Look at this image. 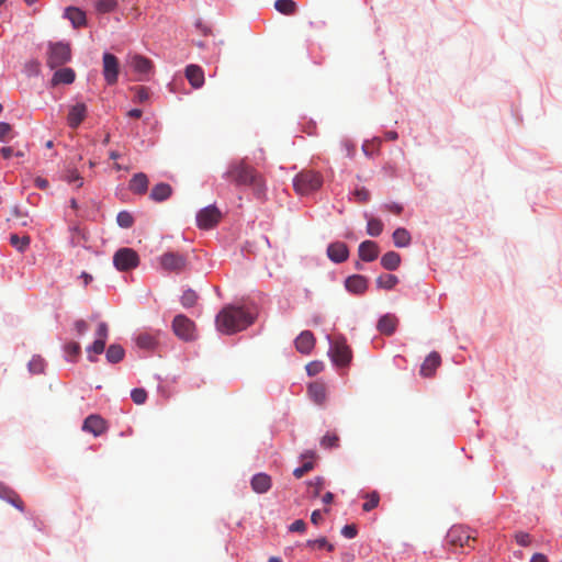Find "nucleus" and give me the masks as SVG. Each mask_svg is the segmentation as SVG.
Returning <instances> with one entry per match:
<instances>
[{
  "instance_id": "1",
  "label": "nucleus",
  "mask_w": 562,
  "mask_h": 562,
  "mask_svg": "<svg viewBox=\"0 0 562 562\" xmlns=\"http://www.w3.org/2000/svg\"><path fill=\"white\" fill-rule=\"evenodd\" d=\"M224 177L236 187H250L258 199L266 195L267 186L263 176L247 164L245 158L232 161Z\"/></svg>"
},
{
  "instance_id": "2",
  "label": "nucleus",
  "mask_w": 562,
  "mask_h": 562,
  "mask_svg": "<svg viewBox=\"0 0 562 562\" xmlns=\"http://www.w3.org/2000/svg\"><path fill=\"white\" fill-rule=\"evenodd\" d=\"M255 322V313L243 306L226 305L217 314L216 328L222 334L241 331Z\"/></svg>"
},
{
  "instance_id": "3",
  "label": "nucleus",
  "mask_w": 562,
  "mask_h": 562,
  "mask_svg": "<svg viewBox=\"0 0 562 562\" xmlns=\"http://www.w3.org/2000/svg\"><path fill=\"white\" fill-rule=\"evenodd\" d=\"M323 184V176L314 170H302L293 179V188L300 195L318 190Z\"/></svg>"
},
{
  "instance_id": "4",
  "label": "nucleus",
  "mask_w": 562,
  "mask_h": 562,
  "mask_svg": "<svg viewBox=\"0 0 562 562\" xmlns=\"http://www.w3.org/2000/svg\"><path fill=\"white\" fill-rule=\"evenodd\" d=\"M71 58V49L67 43H49L46 64L50 69H55L68 63Z\"/></svg>"
},
{
  "instance_id": "5",
  "label": "nucleus",
  "mask_w": 562,
  "mask_h": 562,
  "mask_svg": "<svg viewBox=\"0 0 562 562\" xmlns=\"http://www.w3.org/2000/svg\"><path fill=\"white\" fill-rule=\"evenodd\" d=\"M446 539L447 543L454 548H472L471 543L475 541V538L471 536L470 530L463 526L451 527L446 536Z\"/></svg>"
},
{
  "instance_id": "6",
  "label": "nucleus",
  "mask_w": 562,
  "mask_h": 562,
  "mask_svg": "<svg viewBox=\"0 0 562 562\" xmlns=\"http://www.w3.org/2000/svg\"><path fill=\"white\" fill-rule=\"evenodd\" d=\"M113 263L120 271L134 269L139 263L137 252L132 248H121L113 256Z\"/></svg>"
},
{
  "instance_id": "7",
  "label": "nucleus",
  "mask_w": 562,
  "mask_h": 562,
  "mask_svg": "<svg viewBox=\"0 0 562 562\" xmlns=\"http://www.w3.org/2000/svg\"><path fill=\"white\" fill-rule=\"evenodd\" d=\"M120 69L119 58L111 53H104L102 56V75L106 85L113 86L117 82Z\"/></svg>"
},
{
  "instance_id": "8",
  "label": "nucleus",
  "mask_w": 562,
  "mask_h": 562,
  "mask_svg": "<svg viewBox=\"0 0 562 562\" xmlns=\"http://www.w3.org/2000/svg\"><path fill=\"white\" fill-rule=\"evenodd\" d=\"M328 352L333 362L339 367L349 364L352 358L351 349L342 338L333 341Z\"/></svg>"
},
{
  "instance_id": "9",
  "label": "nucleus",
  "mask_w": 562,
  "mask_h": 562,
  "mask_svg": "<svg viewBox=\"0 0 562 562\" xmlns=\"http://www.w3.org/2000/svg\"><path fill=\"white\" fill-rule=\"evenodd\" d=\"M172 330L182 340L189 341L195 338V325L186 315L179 314L173 318Z\"/></svg>"
},
{
  "instance_id": "10",
  "label": "nucleus",
  "mask_w": 562,
  "mask_h": 562,
  "mask_svg": "<svg viewBox=\"0 0 562 562\" xmlns=\"http://www.w3.org/2000/svg\"><path fill=\"white\" fill-rule=\"evenodd\" d=\"M160 266L166 271L181 272L187 266V258L178 252H166L159 259Z\"/></svg>"
},
{
  "instance_id": "11",
  "label": "nucleus",
  "mask_w": 562,
  "mask_h": 562,
  "mask_svg": "<svg viewBox=\"0 0 562 562\" xmlns=\"http://www.w3.org/2000/svg\"><path fill=\"white\" fill-rule=\"evenodd\" d=\"M221 218L217 207L210 205L202 209L196 215V224L200 228L209 229L214 227Z\"/></svg>"
},
{
  "instance_id": "12",
  "label": "nucleus",
  "mask_w": 562,
  "mask_h": 562,
  "mask_svg": "<svg viewBox=\"0 0 562 562\" xmlns=\"http://www.w3.org/2000/svg\"><path fill=\"white\" fill-rule=\"evenodd\" d=\"M130 65L134 71L140 75L139 80H146L154 69L153 61L138 54L130 56Z\"/></svg>"
},
{
  "instance_id": "13",
  "label": "nucleus",
  "mask_w": 562,
  "mask_h": 562,
  "mask_svg": "<svg viewBox=\"0 0 562 562\" xmlns=\"http://www.w3.org/2000/svg\"><path fill=\"white\" fill-rule=\"evenodd\" d=\"M160 335L161 331L158 329L144 330L137 335L135 341L136 345L142 349L154 350L158 345Z\"/></svg>"
},
{
  "instance_id": "14",
  "label": "nucleus",
  "mask_w": 562,
  "mask_h": 562,
  "mask_svg": "<svg viewBox=\"0 0 562 562\" xmlns=\"http://www.w3.org/2000/svg\"><path fill=\"white\" fill-rule=\"evenodd\" d=\"M82 430L98 437L106 430V423L99 415H89L83 422Z\"/></svg>"
},
{
  "instance_id": "15",
  "label": "nucleus",
  "mask_w": 562,
  "mask_h": 562,
  "mask_svg": "<svg viewBox=\"0 0 562 562\" xmlns=\"http://www.w3.org/2000/svg\"><path fill=\"white\" fill-rule=\"evenodd\" d=\"M441 364V357L437 351L430 352L420 366L419 373L424 378H430Z\"/></svg>"
},
{
  "instance_id": "16",
  "label": "nucleus",
  "mask_w": 562,
  "mask_h": 562,
  "mask_svg": "<svg viewBox=\"0 0 562 562\" xmlns=\"http://www.w3.org/2000/svg\"><path fill=\"white\" fill-rule=\"evenodd\" d=\"M87 116V106L85 103L78 102L70 106L67 123L71 128H77Z\"/></svg>"
},
{
  "instance_id": "17",
  "label": "nucleus",
  "mask_w": 562,
  "mask_h": 562,
  "mask_svg": "<svg viewBox=\"0 0 562 562\" xmlns=\"http://www.w3.org/2000/svg\"><path fill=\"white\" fill-rule=\"evenodd\" d=\"M327 256L331 261L340 263L348 259L349 250L345 243L336 241L327 247Z\"/></svg>"
},
{
  "instance_id": "18",
  "label": "nucleus",
  "mask_w": 562,
  "mask_h": 562,
  "mask_svg": "<svg viewBox=\"0 0 562 562\" xmlns=\"http://www.w3.org/2000/svg\"><path fill=\"white\" fill-rule=\"evenodd\" d=\"M345 286L353 294H363L368 289V279L361 274H353L346 279Z\"/></svg>"
},
{
  "instance_id": "19",
  "label": "nucleus",
  "mask_w": 562,
  "mask_h": 562,
  "mask_svg": "<svg viewBox=\"0 0 562 562\" xmlns=\"http://www.w3.org/2000/svg\"><path fill=\"white\" fill-rule=\"evenodd\" d=\"M315 346V337L312 331L304 330L295 339V348L299 352L308 355Z\"/></svg>"
},
{
  "instance_id": "20",
  "label": "nucleus",
  "mask_w": 562,
  "mask_h": 562,
  "mask_svg": "<svg viewBox=\"0 0 562 562\" xmlns=\"http://www.w3.org/2000/svg\"><path fill=\"white\" fill-rule=\"evenodd\" d=\"M186 78L194 89L204 85V71L198 65L192 64L186 67Z\"/></svg>"
},
{
  "instance_id": "21",
  "label": "nucleus",
  "mask_w": 562,
  "mask_h": 562,
  "mask_svg": "<svg viewBox=\"0 0 562 562\" xmlns=\"http://www.w3.org/2000/svg\"><path fill=\"white\" fill-rule=\"evenodd\" d=\"M358 254L361 260L371 262L379 256V247L372 240H364L359 245Z\"/></svg>"
},
{
  "instance_id": "22",
  "label": "nucleus",
  "mask_w": 562,
  "mask_h": 562,
  "mask_svg": "<svg viewBox=\"0 0 562 562\" xmlns=\"http://www.w3.org/2000/svg\"><path fill=\"white\" fill-rule=\"evenodd\" d=\"M0 498L10 503L12 506H14L20 512H24V503L20 498L19 494L1 482H0Z\"/></svg>"
},
{
  "instance_id": "23",
  "label": "nucleus",
  "mask_w": 562,
  "mask_h": 562,
  "mask_svg": "<svg viewBox=\"0 0 562 562\" xmlns=\"http://www.w3.org/2000/svg\"><path fill=\"white\" fill-rule=\"evenodd\" d=\"M308 395L311 400L317 404L323 405L326 402L327 390L323 382L315 381L308 385Z\"/></svg>"
},
{
  "instance_id": "24",
  "label": "nucleus",
  "mask_w": 562,
  "mask_h": 562,
  "mask_svg": "<svg viewBox=\"0 0 562 562\" xmlns=\"http://www.w3.org/2000/svg\"><path fill=\"white\" fill-rule=\"evenodd\" d=\"M76 74L74 69L71 68H60L56 70L53 75V78L50 80L52 86H58V85H70L75 81Z\"/></svg>"
},
{
  "instance_id": "25",
  "label": "nucleus",
  "mask_w": 562,
  "mask_h": 562,
  "mask_svg": "<svg viewBox=\"0 0 562 562\" xmlns=\"http://www.w3.org/2000/svg\"><path fill=\"white\" fill-rule=\"evenodd\" d=\"M271 487V477L266 473H257L251 479V488L258 493L263 494Z\"/></svg>"
},
{
  "instance_id": "26",
  "label": "nucleus",
  "mask_w": 562,
  "mask_h": 562,
  "mask_svg": "<svg viewBox=\"0 0 562 562\" xmlns=\"http://www.w3.org/2000/svg\"><path fill=\"white\" fill-rule=\"evenodd\" d=\"M172 188L170 184L160 182L153 187L149 198L155 202H162L170 198Z\"/></svg>"
},
{
  "instance_id": "27",
  "label": "nucleus",
  "mask_w": 562,
  "mask_h": 562,
  "mask_svg": "<svg viewBox=\"0 0 562 562\" xmlns=\"http://www.w3.org/2000/svg\"><path fill=\"white\" fill-rule=\"evenodd\" d=\"M398 325V318L394 315L386 314L379 319L378 329L384 335H392Z\"/></svg>"
},
{
  "instance_id": "28",
  "label": "nucleus",
  "mask_w": 562,
  "mask_h": 562,
  "mask_svg": "<svg viewBox=\"0 0 562 562\" xmlns=\"http://www.w3.org/2000/svg\"><path fill=\"white\" fill-rule=\"evenodd\" d=\"M130 190L136 194H144L148 189V178L145 173L138 172L130 181Z\"/></svg>"
},
{
  "instance_id": "29",
  "label": "nucleus",
  "mask_w": 562,
  "mask_h": 562,
  "mask_svg": "<svg viewBox=\"0 0 562 562\" xmlns=\"http://www.w3.org/2000/svg\"><path fill=\"white\" fill-rule=\"evenodd\" d=\"M65 16L70 20L75 27L83 26L87 23L86 13L75 7L67 8L65 11Z\"/></svg>"
},
{
  "instance_id": "30",
  "label": "nucleus",
  "mask_w": 562,
  "mask_h": 562,
  "mask_svg": "<svg viewBox=\"0 0 562 562\" xmlns=\"http://www.w3.org/2000/svg\"><path fill=\"white\" fill-rule=\"evenodd\" d=\"M401 263V256L395 251H387L381 258V265L386 270H396Z\"/></svg>"
},
{
  "instance_id": "31",
  "label": "nucleus",
  "mask_w": 562,
  "mask_h": 562,
  "mask_svg": "<svg viewBox=\"0 0 562 562\" xmlns=\"http://www.w3.org/2000/svg\"><path fill=\"white\" fill-rule=\"evenodd\" d=\"M393 243L396 247L403 248L407 247L411 244V234L406 228L400 227L396 228L392 235Z\"/></svg>"
},
{
  "instance_id": "32",
  "label": "nucleus",
  "mask_w": 562,
  "mask_h": 562,
  "mask_svg": "<svg viewBox=\"0 0 562 562\" xmlns=\"http://www.w3.org/2000/svg\"><path fill=\"white\" fill-rule=\"evenodd\" d=\"M124 349L121 345H110L106 350V359L111 363H117L124 358Z\"/></svg>"
},
{
  "instance_id": "33",
  "label": "nucleus",
  "mask_w": 562,
  "mask_h": 562,
  "mask_svg": "<svg viewBox=\"0 0 562 562\" xmlns=\"http://www.w3.org/2000/svg\"><path fill=\"white\" fill-rule=\"evenodd\" d=\"M30 241H31V239H30V236H27V235L20 237L16 234H12L10 236V244L20 252L25 251V249L30 245Z\"/></svg>"
},
{
  "instance_id": "34",
  "label": "nucleus",
  "mask_w": 562,
  "mask_h": 562,
  "mask_svg": "<svg viewBox=\"0 0 562 562\" xmlns=\"http://www.w3.org/2000/svg\"><path fill=\"white\" fill-rule=\"evenodd\" d=\"M339 441V436L336 432H327L321 439V447L324 449L338 448Z\"/></svg>"
},
{
  "instance_id": "35",
  "label": "nucleus",
  "mask_w": 562,
  "mask_h": 562,
  "mask_svg": "<svg viewBox=\"0 0 562 562\" xmlns=\"http://www.w3.org/2000/svg\"><path fill=\"white\" fill-rule=\"evenodd\" d=\"M398 282V279L394 274H382L376 278V285L382 289L391 290Z\"/></svg>"
},
{
  "instance_id": "36",
  "label": "nucleus",
  "mask_w": 562,
  "mask_h": 562,
  "mask_svg": "<svg viewBox=\"0 0 562 562\" xmlns=\"http://www.w3.org/2000/svg\"><path fill=\"white\" fill-rule=\"evenodd\" d=\"M274 8L282 14H293L296 9V4L293 0H277Z\"/></svg>"
},
{
  "instance_id": "37",
  "label": "nucleus",
  "mask_w": 562,
  "mask_h": 562,
  "mask_svg": "<svg viewBox=\"0 0 562 562\" xmlns=\"http://www.w3.org/2000/svg\"><path fill=\"white\" fill-rule=\"evenodd\" d=\"M383 232V223L375 217H369L367 223V233L370 236L376 237Z\"/></svg>"
},
{
  "instance_id": "38",
  "label": "nucleus",
  "mask_w": 562,
  "mask_h": 562,
  "mask_svg": "<svg viewBox=\"0 0 562 562\" xmlns=\"http://www.w3.org/2000/svg\"><path fill=\"white\" fill-rule=\"evenodd\" d=\"M366 499L367 501L363 503L362 509L364 512H371L372 509L378 507L379 502H380V495L376 491H373L366 495Z\"/></svg>"
},
{
  "instance_id": "39",
  "label": "nucleus",
  "mask_w": 562,
  "mask_h": 562,
  "mask_svg": "<svg viewBox=\"0 0 562 562\" xmlns=\"http://www.w3.org/2000/svg\"><path fill=\"white\" fill-rule=\"evenodd\" d=\"M117 5L116 0H97L95 9L99 13H109L115 10Z\"/></svg>"
},
{
  "instance_id": "40",
  "label": "nucleus",
  "mask_w": 562,
  "mask_h": 562,
  "mask_svg": "<svg viewBox=\"0 0 562 562\" xmlns=\"http://www.w3.org/2000/svg\"><path fill=\"white\" fill-rule=\"evenodd\" d=\"M104 348L105 341L102 339H95L93 344L87 348L89 360L94 361L95 359L91 356V353L101 355L104 351Z\"/></svg>"
},
{
  "instance_id": "41",
  "label": "nucleus",
  "mask_w": 562,
  "mask_h": 562,
  "mask_svg": "<svg viewBox=\"0 0 562 562\" xmlns=\"http://www.w3.org/2000/svg\"><path fill=\"white\" fill-rule=\"evenodd\" d=\"M45 369V361L40 356L33 357L29 362V370L32 373L40 374L43 373Z\"/></svg>"
},
{
  "instance_id": "42",
  "label": "nucleus",
  "mask_w": 562,
  "mask_h": 562,
  "mask_svg": "<svg viewBox=\"0 0 562 562\" xmlns=\"http://www.w3.org/2000/svg\"><path fill=\"white\" fill-rule=\"evenodd\" d=\"M14 132L12 126L7 122H0V142L5 143L12 139Z\"/></svg>"
},
{
  "instance_id": "43",
  "label": "nucleus",
  "mask_w": 562,
  "mask_h": 562,
  "mask_svg": "<svg viewBox=\"0 0 562 562\" xmlns=\"http://www.w3.org/2000/svg\"><path fill=\"white\" fill-rule=\"evenodd\" d=\"M116 222L119 226L123 228H130L134 223V218L130 212L122 211L117 214Z\"/></svg>"
},
{
  "instance_id": "44",
  "label": "nucleus",
  "mask_w": 562,
  "mask_h": 562,
  "mask_svg": "<svg viewBox=\"0 0 562 562\" xmlns=\"http://www.w3.org/2000/svg\"><path fill=\"white\" fill-rule=\"evenodd\" d=\"M324 479L322 476H317L314 480L308 482V487L311 490L312 497H318L321 494V491L324 486Z\"/></svg>"
},
{
  "instance_id": "45",
  "label": "nucleus",
  "mask_w": 562,
  "mask_h": 562,
  "mask_svg": "<svg viewBox=\"0 0 562 562\" xmlns=\"http://www.w3.org/2000/svg\"><path fill=\"white\" fill-rule=\"evenodd\" d=\"M198 295L193 290H187L181 296V304L184 307H191L196 303Z\"/></svg>"
},
{
  "instance_id": "46",
  "label": "nucleus",
  "mask_w": 562,
  "mask_h": 562,
  "mask_svg": "<svg viewBox=\"0 0 562 562\" xmlns=\"http://www.w3.org/2000/svg\"><path fill=\"white\" fill-rule=\"evenodd\" d=\"M306 546L307 547H311V548H318V549H327L328 551H333L334 550V546L331 543H329L326 538H319V539H316V540H308L306 542Z\"/></svg>"
},
{
  "instance_id": "47",
  "label": "nucleus",
  "mask_w": 562,
  "mask_h": 562,
  "mask_svg": "<svg viewBox=\"0 0 562 562\" xmlns=\"http://www.w3.org/2000/svg\"><path fill=\"white\" fill-rule=\"evenodd\" d=\"M133 402L137 405H142L147 400V392L144 389H134L131 393Z\"/></svg>"
},
{
  "instance_id": "48",
  "label": "nucleus",
  "mask_w": 562,
  "mask_h": 562,
  "mask_svg": "<svg viewBox=\"0 0 562 562\" xmlns=\"http://www.w3.org/2000/svg\"><path fill=\"white\" fill-rule=\"evenodd\" d=\"M80 345L78 342H69L65 346V352L67 358L71 360L80 353Z\"/></svg>"
},
{
  "instance_id": "49",
  "label": "nucleus",
  "mask_w": 562,
  "mask_h": 562,
  "mask_svg": "<svg viewBox=\"0 0 562 562\" xmlns=\"http://www.w3.org/2000/svg\"><path fill=\"white\" fill-rule=\"evenodd\" d=\"M313 469H314V462L313 461H306V462L303 463L302 467H299V468H296L293 471V475L296 479H301L305 473L310 472Z\"/></svg>"
},
{
  "instance_id": "50",
  "label": "nucleus",
  "mask_w": 562,
  "mask_h": 562,
  "mask_svg": "<svg viewBox=\"0 0 562 562\" xmlns=\"http://www.w3.org/2000/svg\"><path fill=\"white\" fill-rule=\"evenodd\" d=\"M323 369L324 364L321 361H313L306 366V372L311 376L318 374L319 372L323 371Z\"/></svg>"
},
{
  "instance_id": "51",
  "label": "nucleus",
  "mask_w": 562,
  "mask_h": 562,
  "mask_svg": "<svg viewBox=\"0 0 562 562\" xmlns=\"http://www.w3.org/2000/svg\"><path fill=\"white\" fill-rule=\"evenodd\" d=\"M515 540L521 547H527L531 543L530 535L522 531H519L515 535Z\"/></svg>"
},
{
  "instance_id": "52",
  "label": "nucleus",
  "mask_w": 562,
  "mask_h": 562,
  "mask_svg": "<svg viewBox=\"0 0 562 562\" xmlns=\"http://www.w3.org/2000/svg\"><path fill=\"white\" fill-rule=\"evenodd\" d=\"M306 529V524L302 519L294 520L290 526L289 530L291 532H304Z\"/></svg>"
},
{
  "instance_id": "53",
  "label": "nucleus",
  "mask_w": 562,
  "mask_h": 562,
  "mask_svg": "<svg viewBox=\"0 0 562 562\" xmlns=\"http://www.w3.org/2000/svg\"><path fill=\"white\" fill-rule=\"evenodd\" d=\"M356 199L361 202H368L370 200V192L366 188H360L355 191Z\"/></svg>"
},
{
  "instance_id": "54",
  "label": "nucleus",
  "mask_w": 562,
  "mask_h": 562,
  "mask_svg": "<svg viewBox=\"0 0 562 562\" xmlns=\"http://www.w3.org/2000/svg\"><path fill=\"white\" fill-rule=\"evenodd\" d=\"M341 535L348 539H352L357 536V527L355 525H346L341 529Z\"/></svg>"
},
{
  "instance_id": "55",
  "label": "nucleus",
  "mask_w": 562,
  "mask_h": 562,
  "mask_svg": "<svg viewBox=\"0 0 562 562\" xmlns=\"http://www.w3.org/2000/svg\"><path fill=\"white\" fill-rule=\"evenodd\" d=\"M135 98L138 102H145L149 98V91L145 87H138L136 88V94Z\"/></svg>"
},
{
  "instance_id": "56",
  "label": "nucleus",
  "mask_w": 562,
  "mask_h": 562,
  "mask_svg": "<svg viewBox=\"0 0 562 562\" xmlns=\"http://www.w3.org/2000/svg\"><path fill=\"white\" fill-rule=\"evenodd\" d=\"M108 333H109L108 325L103 322L100 323L98 325L97 333H95L97 339H102V340L106 341Z\"/></svg>"
},
{
  "instance_id": "57",
  "label": "nucleus",
  "mask_w": 562,
  "mask_h": 562,
  "mask_svg": "<svg viewBox=\"0 0 562 562\" xmlns=\"http://www.w3.org/2000/svg\"><path fill=\"white\" fill-rule=\"evenodd\" d=\"M67 181L69 183L78 182L77 187L80 188L82 186V178L79 176V173L76 170L69 171L67 176Z\"/></svg>"
},
{
  "instance_id": "58",
  "label": "nucleus",
  "mask_w": 562,
  "mask_h": 562,
  "mask_svg": "<svg viewBox=\"0 0 562 562\" xmlns=\"http://www.w3.org/2000/svg\"><path fill=\"white\" fill-rule=\"evenodd\" d=\"M75 328L78 335H83L88 330V324L83 319H79L75 323Z\"/></svg>"
},
{
  "instance_id": "59",
  "label": "nucleus",
  "mask_w": 562,
  "mask_h": 562,
  "mask_svg": "<svg viewBox=\"0 0 562 562\" xmlns=\"http://www.w3.org/2000/svg\"><path fill=\"white\" fill-rule=\"evenodd\" d=\"M385 209L392 213L401 214L403 211V206L397 203H390L385 205Z\"/></svg>"
},
{
  "instance_id": "60",
  "label": "nucleus",
  "mask_w": 562,
  "mask_h": 562,
  "mask_svg": "<svg viewBox=\"0 0 562 562\" xmlns=\"http://www.w3.org/2000/svg\"><path fill=\"white\" fill-rule=\"evenodd\" d=\"M323 520V516H322V513L321 510H314L311 515V521L314 524V525H318L321 521Z\"/></svg>"
},
{
  "instance_id": "61",
  "label": "nucleus",
  "mask_w": 562,
  "mask_h": 562,
  "mask_svg": "<svg viewBox=\"0 0 562 562\" xmlns=\"http://www.w3.org/2000/svg\"><path fill=\"white\" fill-rule=\"evenodd\" d=\"M2 157L4 159H9L10 157L13 156L14 151H13V148L10 147V146H7V147H2L1 150H0Z\"/></svg>"
},
{
  "instance_id": "62",
  "label": "nucleus",
  "mask_w": 562,
  "mask_h": 562,
  "mask_svg": "<svg viewBox=\"0 0 562 562\" xmlns=\"http://www.w3.org/2000/svg\"><path fill=\"white\" fill-rule=\"evenodd\" d=\"M35 186L40 189L48 188V181L44 178L37 177L34 181Z\"/></svg>"
},
{
  "instance_id": "63",
  "label": "nucleus",
  "mask_w": 562,
  "mask_h": 562,
  "mask_svg": "<svg viewBox=\"0 0 562 562\" xmlns=\"http://www.w3.org/2000/svg\"><path fill=\"white\" fill-rule=\"evenodd\" d=\"M530 562H549L547 557L542 553H535Z\"/></svg>"
},
{
  "instance_id": "64",
  "label": "nucleus",
  "mask_w": 562,
  "mask_h": 562,
  "mask_svg": "<svg viewBox=\"0 0 562 562\" xmlns=\"http://www.w3.org/2000/svg\"><path fill=\"white\" fill-rule=\"evenodd\" d=\"M142 114L143 112L139 109H133L127 112V116L133 119H139Z\"/></svg>"
}]
</instances>
